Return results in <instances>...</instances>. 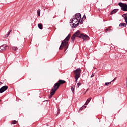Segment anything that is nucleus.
<instances>
[{
  "instance_id": "obj_11",
  "label": "nucleus",
  "mask_w": 127,
  "mask_h": 127,
  "mask_svg": "<svg viewBox=\"0 0 127 127\" xmlns=\"http://www.w3.org/2000/svg\"><path fill=\"white\" fill-rule=\"evenodd\" d=\"M117 79V77H115L112 81H111L110 82H106L105 85L106 86H110L111 84H112V82H114V81H115V80Z\"/></svg>"
},
{
  "instance_id": "obj_28",
  "label": "nucleus",
  "mask_w": 127,
  "mask_h": 127,
  "mask_svg": "<svg viewBox=\"0 0 127 127\" xmlns=\"http://www.w3.org/2000/svg\"><path fill=\"white\" fill-rule=\"evenodd\" d=\"M94 75L93 73L92 74L91 76V78H93V77H94Z\"/></svg>"
},
{
  "instance_id": "obj_22",
  "label": "nucleus",
  "mask_w": 127,
  "mask_h": 127,
  "mask_svg": "<svg viewBox=\"0 0 127 127\" xmlns=\"http://www.w3.org/2000/svg\"><path fill=\"white\" fill-rule=\"evenodd\" d=\"M16 123H17V122L15 120H14L11 122V125H15L16 124Z\"/></svg>"
},
{
  "instance_id": "obj_9",
  "label": "nucleus",
  "mask_w": 127,
  "mask_h": 127,
  "mask_svg": "<svg viewBox=\"0 0 127 127\" xmlns=\"http://www.w3.org/2000/svg\"><path fill=\"white\" fill-rule=\"evenodd\" d=\"M74 35L76 37H79V38H81L82 37V34H80V30L76 31L74 34Z\"/></svg>"
},
{
  "instance_id": "obj_27",
  "label": "nucleus",
  "mask_w": 127,
  "mask_h": 127,
  "mask_svg": "<svg viewBox=\"0 0 127 127\" xmlns=\"http://www.w3.org/2000/svg\"><path fill=\"white\" fill-rule=\"evenodd\" d=\"M108 30H109V29L107 28L105 30V32H108Z\"/></svg>"
},
{
  "instance_id": "obj_21",
  "label": "nucleus",
  "mask_w": 127,
  "mask_h": 127,
  "mask_svg": "<svg viewBox=\"0 0 127 127\" xmlns=\"http://www.w3.org/2000/svg\"><path fill=\"white\" fill-rule=\"evenodd\" d=\"M12 49L14 51H17V49H18L16 47H12Z\"/></svg>"
},
{
  "instance_id": "obj_29",
  "label": "nucleus",
  "mask_w": 127,
  "mask_h": 127,
  "mask_svg": "<svg viewBox=\"0 0 127 127\" xmlns=\"http://www.w3.org/2000/svg\"><path fill=\"white\" fill-rule=\"evenodd\" d=\"M83 18H84V19H86V15H83Z\"/></svg>"
},
{
  "instance_id": "obj_24",
  "label": "nucleus",
  "mask_w": 127,
  "mask_h": 127,
  "mask_svg": "<svg viewBox=\"0 0 127 127\" xmlns=\"http://www.w3.org/2000/svg\"><path fill=\"white\" fill-rule=\"evenodd\" d=\"M81 85H82V84L80 82H78L77 83V88H79V86H81Z\"/></svg>"
},
{
  "instance_id": "obj_33",
  "label": "nucleus",
  "mask_w": 127,
  "mask_h": 127,
  "mask_svg": "<svg viewBox=\"0 0 127 127\" xmlns=\"http://www.w3.org/2000/svg\"><path fill=\"white\" fill-rule=\"evenodd\" d=\"M122 0L127 1V0Z\"/></svg>"
},
{
  "instance_id": "obj_18",
  "label": "nucleus",
  "mask_w": 127,
  "mask_h": 127,
  "mask_svg": "<svg viewBox=\"0 0 127 127\" xmlns=\"http://www.w3.org/2000/svg\"><path fill=\"white\" fill-rule=\"evenodd\" d=\"M86 108V106L83 105L82 107H81L79 110H78V113H80V111H83V110H84V109H85Z\"/></svg>"
},
{
  "instance_id": "obj_23",
  "label": "nucleus",
  "mask_w": 127,
  "mask_h": 127,
  "mask_svg": "<svg viewBox=\"0 0 127 127\" xmlns=\"http://www.w3.org/2000/svg\"><path fill=\"white\" fill-rule=\"evenodd\" d=\"M37 14L38 16H40V9H39L37 11Z\"/></svg>"
},
{
  "instance_id": "obj_14",
  "label": "nucleus",
  "mask_w": 127,
  "mask_h": 127,
  "mask_svg": "<svg viewBox=\"0 0 127 127\" xmlns=\"http://www.w3.org/2000/svg\"><path fill=\"white\" fill-rule=\"evenodd\" d=\"M76 36L74 35V34L72 35V36L71 37V43H74V41H75V38H76Z\"/></svg>"
},
{
  "instance_id": "obj_2",
  "label": "nucleus",
  "mask_w": 127,
  "mask_h": 127,
  "mask_svg": "<svg viewBox=\"0 0 127 127\" xmlns=\"http://www.w3.org/2000/svg\"><path fill=\"white\" fill-rule=\"evenodd\" d=\"M71 35L68 34L67 36L62 41V44L59 48L60 50H62L64 48V51L68 49V42L70 40Z\"/></svg>"
},
{
  "instance_id": "obj_17",
  "label": "nucleus",
  "mask_w": 127,
  "mask_h": 127,
  "mask_svg": "<svg viewBox=\"0 0 127 127\" xmlns=\"http://www.w3.org/2000/svg\"><path fill=\"white\" fill-rule=\"evenodd\" d=\"M38 26L39 29H43V26H42V24L39 23L38 24Z\"/></svg>"
},
{
  "instance_id": "obj_3",
  "label": "nucleus",
  "mask_w": 127,
  "mask_h": 127,
  "mask_svg": "<svg viewBox=\"0 0 127 127\" xmlns=\"http://www.w3.org/2000/svg\"><path fill=\"white\" fill-rule=\"evenodd\" d=\"M80 19L75 18V17H72L70 21V25L72 28H76L79 24L80 23Z\"/></svg>"
},
{
  "instance_id": "obj_1",
  "label": "nucleus",
  "mask_w": 127,
  "mask_h": 127,
  "mask_svg": "<svg viewBox=\"0 0 127 127\" xmlns=\"http://www.w3.org/2000/svg\"><path fill=\"white\" fill-rule=\"evenodd\" d=\"M65 83L66 81L60 79L57 83H55L53 88L51 90V91L50 92L49 99H51V98H52V96L54 95V94H55V92L56 91H57V89H59L60 85H63V84H65Z\"/></svg>"
},
{
  "instance_id": "obj_30",
  "label": "nucleus",
  "mask_w": 127,
  "mask_h": 127,
  "mask_svg": "<svg viewBox=\"0 0 127 127\" xmlns=\"http://www.w3.org/2000/svg\"><path fill=\"white\" fill-rule=\"evenodd\" d=\"M0 52H2V51H1V48L0 46Z\"/></svg>"
},
{
  "instance_id": "obj_8",
  "label": "nucleus",
  "mask_w": 127,
  "mask_h": 127,
  "mask_svg": "<svg viewBox=\"0 0 127 127\" xmlns=\"http://www.w3.org/2000/svg\"><path fill=\"white\" fill-rule=\"evenodd\" d=\"M1 50L2 51H5L6 50H8L9 49V47L6 46V45H3L0 46Z\"/></svg>"
},
{
  "instance_id": "obj_31",
  "label": "nucleus",
  "mask_w": 127,
  "mask_h": 127,
  "mask_svg": "<svg viewBox=\"0 0 127 127\" xmlns=\"http://www.w3.org/2000/svg\"><path fill=\"white\" fill-rule=\"evenodd\" d=\"M2 84H3V82H0V85H2Z\"/></svg>"
},
{
  "instance_id": "obj_12",
  "label": "nucleus",
  "mask_w": 127,
  "mask_h": 127,
  "mask_svg": "<svg viewBox=\"0 0 127 127\" xmlns=\"http://www.w3.org/2000/svg\"><path fill=\"white\" fill-rule=\"evenodd\" d=\"M118 10H119V9H115L111 12L110 14L111 15L115 14V13H116V12H118Z\"/></svg>"
},
{
  "instance_id": "obj_20",
  "label": "nucleus",
  "mask_w": 127,
  "mask_h": 127,
  "mask_svg": "<svg viewBox=\"0 0 127 127\" xmlns=\"http://www.w3.org/2000/svg\"><path fill=\"white\" fill-rule=\"evenodd\" d=\"M12 31L11 29L9 30V31L8 32L7 34L6 35H5V37H8V35H9L10 34V32Z\"/></svg>"
},
{
  "instance_id": "obj_15",
  "label": "nucleus",
  "mask_w": 127,
  "mask_h": 127,
  "mask_svg": "<svg viewBox=\"0 0 127 127\" xmlns=\"http://www.w3.org/2000/svg\"><path fill=\"white\" fill-rule=\"evenodd\" d=\"M71 90L72 93L74 94V93H75V85H72L71 86Z\"/></svg>"
},
{
  "instance_id": "obj_5",
  "label": "nucleus",
  "mask_w": 127,
  "mask_h": 127,
  "mask_svg": "<svg viewBox=\"0 0 127 127\" xmlns=\"http://www.w3.org/2000/svg\"><path fill=\"white\" fill-rule=\"evenodd\" d=\"M118 5L121 7L123 11H127V3L119 2Z\"/></svg>"
},
{
  "instance_id": "obj_32",
  "label": "nucleus",
  "mask_w": 127,
  "mask_h": 127,
  "mask_svg": "<svg viewBox=\"0 0 127 127\" xmlns=\"http://www.w3.org/2000/svg\"><path fill=\"white\" fill-rule=\"evenodd\" d=\"M75 83H77L78 82V80H75Z\"/></svg>"
},
{
  "instance_id": "obj_25",
  "label": "nucleus",
  "mask_w": 127,
  "mask_h": 127,
  "mask_svg": "<svg viewBox=\"0 0 127 127\" xmlns=\"http://www.w3.org/2000/svg\"><path fill=\"white\" fill-rule=\"evenodd\" d=\"M60 114V109L58 110V113L57 114V115H59Z\"/></svg>"
},
{
  "instance_id": "obj_10",
  "label": "nucleus",
  "mask_w": 127,
  "mask_h": 127,
  "mask_svg": "<svg viewBox=\"0 0 127 127\" xmlns=\"http://www.w3.org/2000/svg\"><path fill=\"white\" fill-rule=\"evenodd\" d=\"M74 18H76V19H80L81 20V13H77L75 14V16H73Z\"/></svg>"
},
{
  "instance_id": "obj_13",
  "label": "nucleus",
  "mask_w": 127,
  "mask_h": 127,
  "mask_svg": "<svg viewBox=\"0 0 127 127\" xmlns=\"http://www.w3.org/2000/svg\"><path fill=\"white\" fill-rule=\"evenodd\" d=\"M127 23H121L119 24L120 27H127Z\"/></svg>"
},
{
  "instance_id": "obj_26",
  "label": "nucleus",
  "mask_w": 127,
  "mask_h": 127,
  "mask_svg": "<svg viewBox=\"0 0 127 127\" xmlns=\"http://www.w3.org/2000/svg\"><path fill=\"white\" fill-rule=\"evenodd\" d=\"M83 22H84V20H83V19L80 21V24H83Z\"/></svg>"
},
{
  "instance_id": "obj_16",
  "label": "nucleus",
  "mask_w": 127,
  "mask_h": 127,
  "mask_svg": "<svg viewBox=\"0 0 127 127\" xmlns=\"http://www.w3.org/2000/svg\"><path fill=\"white\" fill-rule=\"evenodd\" d=\"M91 100H92V98L91 97L88 98L86 102H85V105H88V103H90V102H91Z\"/></svg>"
},
{
  "instance_id": "obj_34",
  "label": "nucleus",
  "mask_w": 127,
  "mask_h": 127,
  "mask_svg": "<svg viewBox=\"0 0 127 127\" xmlns=\"http://www.w3.org/2000/svg\"><path fill=\"white\" fill-rule=\"evenodd\" d=\"M47 126H48V125H47Z\"/></svg>"
},
{
  "instance_id": "obj_6",
  "label": "nucleus",
  "mask_w": 127,
  "mask_h": 127,
  "mask_svg": "<svg viewBox=\"0 0 127 127\" xmlns=\"http://www.w3.org/2000/svg\"><path fill=\"white\" fill-rule=\"evenodd\" d=\"M80 38L83 39V41H87L90 39V37L86 34H81V37Z\"/></svg>"
},
{
  "instance_id": "obj_4",
  "label": "nucleus",
  "mask_w": 127,
  "mask_h": 127,
  "mask_svg": "<svg viewBox=\"0 0 127 127\" xmlns=\"http://www.w3.org/2000/svg\"><path fill=\"white\" fill-rule=\"evenodd\" d=\"M81 71L82 70L80 68H77L76 70H73V74L75 75L74 78L75 80L78 81L79 78L81 77L80 74Z\"/></svg>"
},
{
  "instance_id": "obj_7",
  "label": "nucleus",
  "mask_w": 127,
  "mask_h": 127,
  "mask_svg": "<svg viewBox=\"0 0 127 127\" xmlns=\"http://www.w3.org/2000/svg\"><path fill=\"white\" fill-rule=\"evenodd\" d=\"M8 89V86L4 85L0 88V93H3V92H5V91H6V90H7Z\"/></svg>"
},
{
  "instance_id": "obj_19",
  "label": "nucleus",
  "mask_w": 127,
  "mask_h": 127,
  "mask_svg": "<svg viewBox=\"0 0 127 127\" xmlns=\"http://www.w3.org/2000/svg\"><path fill=\"white\" fill-rule=\"evenodd\" d=\"M122 17L124 18L125 22H126V23H127V21H126V19L127 18V14H124L123 15H122Z\"/></svg>"
}]
</instances>
